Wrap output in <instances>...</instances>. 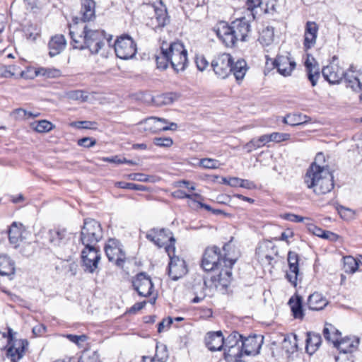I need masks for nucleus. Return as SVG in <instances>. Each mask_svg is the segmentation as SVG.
I'll list each match as a JSON object with an SVG mask.
<instances>
[{"instance_id": "72a5a7b5", "label": "nucleus", "mask_w": 362, "mask_h": 362, "mask_svg": "<svg viewBox=\"0 0 362 362\" xmlns=\"http://www.w3.org/2000/svg\"><path fill=\"white\" fill-rule=\"evenodd\" d=\"M322 74L324 78L330 84L340 83L344 81V76L342 74H339L334 71L332 66H325L322 70Z\"/></svg>"}, {"instance_id": "58836bf2", "label": "nucleus", "mask_w": 362, "mask_h": 362, "mask_svg": "<svg viewBox=\"0 0 362 362\" xmlns=\"http://www.w3.org/2000/svg\"><path fill=\"white\" fill-rule=\"evenodd\" d=\"M156 125L157 127L155 129V133L165 131H175L177 129V124L175 122H169L165 118L156 117Z\"/></svg>"}, {"instance_id": "cd10ccee", "label": "nucleus", "mask_w": 362, "mask_h": 362, "mask_svg": "<svg viewBox=\"0 0 362 362\" xmlns=\"http://www.w3.org/2000/svg\"><path fill=\"white\" fill-rule=\"evenodd\" d=\"M344 83L346 88H349L356 90L359 89L362 90V73H356L355 74L349 72H344Z\"/></svg>"}, {"instance_id": "864d4df0", "label": "nucleus", "mask_w": 362, "mask_h": 362, "mask_svg": "<svg viewBox=\"0 0 362 362\" xmlns=\"http://www.w3.org/2000/svg\"><path fill=\"white\" fill-rule=\"evenodd\" d=\"M270 142L274 141L276 143H279L281 141H287L290 139L291 135L287 133H279V132H273L269 134Z\"/></svg>"}, {"instance_id": "79ce46f5", "label": "nucleus", "mask_w": 362, "mask_h": 362, "mask_svg": "<svg viewBox=\"0 0 362 362\" xmlns=\"http://www.w3.org/2000/svg\"><path fill=\"white\" fill-rule=\"evenodd\" d=\"M289 270L286 274L287 280L294 286L297 285V279L299 274L298 263H288Z\"/></svg>"}, {"instance_id": "c85d7f7f", "label": "nucleus", "mask_w": 362, "mask_h": 362, "mask_svg": "<svg viewBox=\"0 0 362 362\" xmlns=\"http://www.w3.org/2000/svg\"><path fill=\"white\" fill-rule=\"evenodd\" d=\"M292 315L294 318L302 320L304 317L303 298L298 295L293 296L288 300Z\"/></svg>"}, {"instance_id": "c03bdc74", "label": "nucleus", "mask_w": 362, "mask_h": 362, "mask_svg": "<svg viewBox=\"0 0 362 362\" xmlns=\"http://www.w3.org/2000/svg\"><path fill=\"white\" fill-rule=\"evenodd\" d=\"M167 53L166 49L164 47V44L161 45L160 54V55L156 56V62L158 69L164 70L168 67L170 59Z\"/></svg>"}, {"instance_id": "0eeeda50", "label": "nucleus", "mask_w": 362, "mask_h": 362, "mask_svg": "<svg viewBox=\"0 0 362 362\" xmlns=\"http://www.w3.org/2000/svg\"><path fill=\"white\" fill-rule=\"evenodd\" d=\"M103 233L100 223L94 219H86L81 228L80 240L84 247H97L103 238Z\"/></svg>"}, {"instance_id": "13d9d810", "label": "nucleus", "mask_w": 362, "mask_h": 362, "mask_svg": "<svg viewBox=\"0 0 362 362\" xmlns=\"http://www.w3.org/2000/svg\"><path fill=\"white\" fill-rule=\"evenodd\" d=\"M83 92H66V97L69 100H78L79 102H84L87 100L88 96L83 95Z\"/></svg>"}, {"instance_id": "37998d69", "label": "nucleus", "mask_w": 362, "mask_h": 362, "mask_svg": "<svg viewBox=\"0 0 362 362\" xmlns=\"http://www.w3.org/2000/svg\"><path fill=\"white\" fill-rule=\"evenodd\" d=\"M358 260L351 256L344 257V271L347 274L355 273L358 268Z\"/></svg>"}, {"instance_id": "603ef678", "label": "nucleus", "mask_w": 362, "mask_h": 362, "mask_svg": "<svg viewBox=\"0 0 362 362\" xmlns=\"http://www.w3.org/2000/svg\"><path fill=\"white\" fill-rule=\"evenodd\" d=\"M153 144L159 147H170L173 141L170 137H156L153 139Z\"/></svg>"}, {"instance_id": "a19ab883", "label": "nucleus", "mask_w": 362, "mask_h": 362, "mask_svg": "<svg viewBox=\"0 0 362 362\" xmlns=\"http://www.w3.org/2000/svg\"><path fill=\"white\" fill-rule=\"evenodd\" d=\"M274 37V28L267 26L259 33L258 40L262 45L268 46L273 42Z\"/></svg>"}, {"instance_id": "6ab92c4d", "label": "nucleus", "mask_w": 362, "mask_h": 362, "mask_svg": "<svg viewBox=\"0 0 362 362\" xmlns=\"http://www.w3.org/2000/svg\"><path fill=\"white\" fill-rule=\"evenodd\" d=\"M228 264H222V267H219L220 272L218 275L211 277L212 281L217 283L216 284L221 286L223 288H227L232 280L231 269L233 265H228Z\"/></svg>"}, {"instance_id": "774afa93", "label": "nucleus", "mask_w": 362, "mask_h": 362, "mask_svg": "<svg viewBox=\"0 0 362 362\" xmlns=\"http://www.w3.org/2000/svg\"><path fill=\"white\" fill-rule=\"evenodd\" d=\"M261 4H262V0H247V1H246L247 8V10H249L252 12L253 18H255L253 11L256 8L260 6Z\"/></svg>"}, {"instance_id": "f704fd0d", "label": "nucleus", "mask_w": 362, "mask_h": 362, "mask_svg": "<svg viewBox=\"0 0 362 362\" xmlns=\"http://www.w3.org/2000/svg\"><path fill=\"white\" fill-rule=\"evenodd\" d=\"M14 270L13 262L6 255H0V275L11 276Z\"/></svg>"}, {"instance_id": "338daca9", "label": "nucleus", "mask_w": 362, "mask_h": 362, "mask_svg": "<svg viewBox=\"0 0 362 362\" xmlns=\"http://www.w3.org/2000/svg\"><path fill=\"white\" fill-rule=\"evenodd\" d=\"M156 182L157 178L153 175H147L143 173H137V182Z\"/></svg>"}, {"instance_id": "5fc2aeb1", "label": "nucleus", "mask_w": 362, "mask_h": 362, "mask_svg": "<svg viewBox=\"0 0 362 362\" xmlns=\"http://www.w3.org/2000/svg\"><path fill=\"white\" fill-rule=\"evenodd\" d=\"M337 211L341 218H342L344 220H351L354 216V211L344 206H340L339 207L337 208Z\"/></svg>"}, {"instance_id": "f3484780", "label": "nucleus", "mask_w": 362, "mask_h": 362, "mask_svg": "<svg viewBox=\"0 0 362 362\" xmlns=\"http://www.w3.org/2000/svg\"><path fill=\"white\" fill-rule=\"evenodd\" d=\"M168 272L172 280H178L187 273L185 260L180 257H171L168 264Z\"/></svg>"}, {"instance_id": "ea45409f", "label": "nucleus", "mask_w": 362, "mask_h": 362, "mask_svg": "<svg viewBox=\"0 0 362 362\" xmlns=\"http://www.w3.org/2000/svg\"><path fill=\"white\" fill-rule=\"evenodd\" d=\"M282 348L288 354H293L298 350L297 335L287 336L282 342Z\"/></svg>"}, {"instance_id": "4c0bfd02", "label": "nucleus", "mask_w": 362, "mask_h": 362, "mask_svg": "<svg viewBox=\"0 0 362 362\" xmlns=\"http://www.w3.org/2000/svg\"><path fill=\"white\" fill-rule=\"evenodd\" d=\"M305 65L308 71V78L312 86H315L320 76V68L317 65H313L308 59L305 61Z\"/></svg>"}, {"instance_id": "a878e982", "label": "nucleus", "mask_w": 362, "mask_h": 362, "mask_svg": "<svg viewBox=\"0 0 362 362\" xmlns=\"http://www.w3.org/2000/svg\"><path fill=\"white\" fill-rule=\"evenodd\" d=\"M156 95H150L152 103L156 106H163L172 104L176 99L177 95L174 92H156Z\"/></svg>"}, {"instance_id": "de8ad7c7", "label": "nucleus", "mask_w": 362, "mask_h": 362, "mask_svg": "<svg viewBox=\"0 0 362 362\" xmlns=\"http://www.w3.org/2000/svg\"><path fill=\"white\" fill-rule=\"evenodd\" d=\"M78 362H100L99 356L95 351L86 350L83 351Z\"/></svg>"}, {"instance_id": "9b49d317", "label": "nucleus", "mask_w": 362, "mask_h": 362, "mask_svg": "<svg viewBox=\"0 0 362 362\" xmlns=\"http://www.w3.org/2000/svg\"><path fill=\"white\" fill-rule=\"evenodd\" d=\"M114 47L117 57L122 59H132L136 54V45L133 39L127 35L118 37L115 42Z\"/></svg>"}, {"instance_id": "09e8293b", "label": "nucleus", "mask_w": 362, "mask_h": 362, "mask_svg": "<svg viewBox=\"0 0 362 362\" xmlns=\"http://www.w3.org/2000/svg\"><path fill=\"white\" fill-rule=\"evenodd\" d=\"M0 75L3 77H18V66L15 65L12 66H4L0 67Z\"/></svg>"}, {"instance_id": "7c9ffc66", "label": "nucleus", "mask_w": 362, "mask_h": 362, "mask_svg": "<svg viewBox=\"0 0 362 362\" xmlns=\"http://www.w3.org/2000/svg\"><path fill=\"white\" fill-rule=\"evenodd\" d=\"M305 341L306 352L308 354L312 355L317 351V349L320 346L322 342V338L320 334L310 332L307 333V338Z\"/></svg>"}, {"instance_id": "4468645a", "label": "nucleus", "mask_w": 362, "mask_h": 362, "mask_svg": "<svg viewBox=\"0 0 362 362\" xmlns=\"http://www.w3.org/2000/svg\"><path fill=\"white\" fill-rule=\"evenodd\" d=\"M81 259L84 270L93 273L98 268L100 259L99 249L97 247H84L81 252Z\"/></svg>"}, {"instance_id": "e433bc0d", "label": "nucleus", "mask_w": 362, "mask_h": 362, "mask_svg": "<svg viewBox=\"0 0 362 362\" xmlns=\"http://www.w3.org/2000/svg\"><path fill=\"white\" fill-rule=\"evenodd\" d=\"M270 142L269 134H264L258 138H254L245 144V148L248 153L259 148Z\"/></svg>"}, {"instance_id": "aec40b11", "label": "nucleus", "mask_w": 362, "mask_h": 362, "mask_svg": "<svg viewBox=\"0 0 362 362\" xmlns=\"http://www.w3.org/2000/svg\"><path fill=\"white\" fill-rule=\"evenodd\" d=\"M205 344L211 351H221L224 346V337L221 331L209 332L205 337Z\"/></svg>"}, {"instance_id": "2f4dec72", "label": "nucleus", "mask_w": 362, "mask_h": 362, "mask_svg": "<svg viewBox=\"0 0 362 362\" xmlns=\"http://www.w3.org/2000/svg\"><path fill=\"white\" fill-rule=\"evenodd\" d=\"M248 70L247 62L243 59H238L235 62L233 60L231 64V72L233 74L237 81H242Z\"/></svg>"}, {"instance_id": "412c9836", "label": "nucleus", "mask_w": 362, "mask_h": 362, "mask_svg": "<svg viewBox=\"0 0 362 362\" xmlns=\"http://www.w3.org/2000/svg\"><path fill=\"white\" fill-rule=\"evenodd\" d=\"M48 240L53 246L63 247L70 240V235H68L64 229L49 230L48 233Z\"/></svg>"}, {"instance_id": "0e129e2a", "label": "nucleus", "mask_w": 362, "mask_h": 362, "mask_svg": "<svg viewBox=\"0 0 362 362\" xmlns=\"http://www.w3.org/2000/svg\"><path fill=\"white\" fill-rule=\"evenodd\" d=\"M66 337L69 339L71 342L80 346L81 342H83L86 340L87 337L84 334L82 335H74V334H67Z\"/></svg>"}, {"instance_id": "20e7f679", "label": "nucleus", "mask_w": 362, "mask_h": 362, "mask_svg": "<svg viewBox=\"0 0 362 362\" xmlns=\"http://www.w3.org/2000/svg\"><path fill=\"white\" fill-rule=\"evenodd\" d=\"M141 12L145 13L149 21L146 25L156 30L163 28L170 22V17L168 14L166 6L162 0L156 4H143L140 6Z\"/></svg>"}, {"instance_id": "c9c22d12", "label": "nucleus", "mask_w": 362, "mask_h": 362, "mask_svg": "<svg viewBox=\"0 0 362 362\" xmlns=\"http://www.w3.org/2000/svg\"><path fill=\"white\" fill-rule=\"evenodd\" d=\"M156 117H150L137 122V131L141 132L155 133Z\"/></svg>"}, {"instance_id": "f8f14e48", "label": "nucleus", "mask_w": 362, "mask_h": 362, "mask_svg": "<svg viewBox=\"0 0 362 362\" xmlns=\"http://www.w3.org/2000/svg\"><path fill=\"white\" fill-rule=\"evenodd\" d=\"M243 335L238 332H233L224 339V358L227 361L233 358L240 357L241 340Z\"/></svg>"}, {"instance_id": "7ed1b4c3", "label": "nucleus", "mask_w": 362, "mask_h": 362, "mask_svg": "<svg viewBox=\"0 0 362 362\" xmlns=\"http://www.w3.org/2000/svg\"><path fill=\"white\" fill-rule=\"evenodd\" d=\"M304 182L316 194H325L334 187L332 174L328 168L317 165L316 162L312 163L308 169Z\"/></svg>"}, {"instance_id": "49530a36", "label": "nucleus", "mask_w": 362, "mask_h": 362, "mask_svg": "<svg viewBox=\"0 0 362 362\" xmlns=\"http://www.w3.org/2000/svg\"><path fill=\"white\" fill-rule=\"evenodd\" d=\"M71 127L77 129H98V124L94 121H77L72 122L69 124Z\"/></svg>"}, {"instance_id": "a211bd4d", "label": "nucleus", "mask_w": 362, "mask_h": 362, "mask_svg": "<svg viewBox=\"0 0 362 362\" xmlns=\"http://www.w3.org/2000/svg\"><path fill=\"white\" fill-rule=\"evenodd\" d=\"M296 62L289 57L278 55L274 62V66L278 72L284 76H289L296 67Z\"/></svg>"}, {"instance_id": "dca6fc26", "label": "nucleus", "mask_w": 362, "mask_h": 362, "mask_svg": "<svg viewBox=\"0 0 362 362\" xmlns=\"http://www.w3.org/2000/svg\"><path fill=\"white\" fill-rule=\"evenodd\" d=\"M146 238L158 247H163L168 241H174L173 233L165 228H152L146 233Z\"/></svg>"}, {"instance_id": "393cba45", "label": "nucleus", "mask_w": 362, "mask_h": 362, "mask_svg": "<svg viewBox=\"0 0 362 362\" xmlns=\"http://www.w3.org/2000/svg\"><path fill=\"white\" fill-rule=\"evenodd\" d=\"M81 20L85 23L95 18V2L94 0H81Z\"/></svg>"}, {"instance_id": "1a4fd4ad", "label": "nucleus", "mask_w": 362, "mask_h": 362, "mask_svg": "<svg viewBox=\"0 0 362 362\" xmlns=\"http://www.w3.org/2000/svg\"><path fill=\"white\" fill-rule=\"evenodd\" d=\"M169 57L172 67L177 72L183 71L187 66V51L180 42H173L168 47H165Z\"/></svg>"}, {"instance_id": "39448f33", "label": "nucleus", "mask_w": 362, "mask_h": 362, "mask_svg": "<svg viewBox=\"0 0 362 362\" xmlns=\"http://www.w3.org/2000/svg\"><path fill=\"white\" fill-rule=\"evenodd\" d=\"M323 335L326 340L333 343L334 346L343 354L352 353L356 350L359 344L358 338H341V332L329 323L325 325Z\"/></svg>"}, {"instance_id": "f03ea898", "label": "nucleus", "mask_w": 362, "mask_h": 362, "mask_svg": "<svg viewBox=\"0 0 362 362\" xmlns=\"http://www.w3.org/2000/svg\"><path fill=\"white\" fill-rule=\"evenodd\" d=\"M218 37L228 47H233L238 41L249 40L251 25L245 17L238 18L228 24L220 22L215 28Z\"/></svg>"}, {"instance_id": "bf43d9fd", "label": "nucleus", "mask_w": 362, "mask_h": 362, "mask_svg": "<svg viewBox=\"0 0 362 362\" xmlns=\"http://www.w3.org/2000/svg\"><path fill=\"white\" fill-rule=\"evenodd\" d=\"M78 145L85 148H90L95 145L96 140L91 137H83L78 140Z\"/></svg>"}, {"instance_id": "3c124183", "label": "nucleus", "mask_w": 362, "mask_h": 362, "mask_svg": "<svg viewBox=\"0 0 362 362\" xmlns=\"http://www.w3.org/2000/svg\"><path fill=\"white\" fill-rule=\"evenodd\" d=\"M173 197L182 199H192L194 197L195 198H202V196L197 193H193L192 194L186 193L185 191L181 189H177L172 193Z\"/></svg>"}, {"instance_id": "4be33fe9", "label": "nucleus", "mask_w": 362, "mask_h": 362, "mask_svg": "<svg viewBox=\"0 0 362 362\" xmlns=\"http://www.w3.org/2000/svg\"><path fill=\"white\" fill-rule=\"evenodd\" d=\"M153 284L149 276L144 273L137 274V293L139 296L146 297L152 293Z\"/></svg>"}, {"instance_id": "a18cd8bd", "label": "nucleus", "mask_w": 362, "mask_h": 362, "mask_svg": "<svg viewBox=\"0 0 362 362\" xmlns=\"http://www.w3.org/2000/svg\"><path fill=\"white\" fill-rule=\"evenodd\" d=\"M32 127L36 132L40 133L48 132L54 128V125L47 120L33 122Z\"/></svg>"}, {"instance_id": "bb28decb", "label": "nucleus", "mask_w": 362, "mask_h": 362, "mask_svg": "<svg viewBox=\"0 0 362 362\" xmlns=\"http://www.w3.org/2000/svg\"><path fill=\"white\" fill-rule=\"evenodd\" d=\"M66 45V40L63 35H57L51 38L49 42V54L54 57L62 52Z\"/></svg>"}, {"instance_id": "423d86ee", "label": "nucleus", "mask_w": 362, "mask_h": 362, "mask_svg": "<svg viewBox=\"0 0 362 362\" xmlns=\"http://www.w3.org/2000/svg\"><path fill=\"white\" fill-rule=\"evenodd\" d=\"M236 259L226 257V255H222L219 247L216 246L207 247L202 256L201 266L206 272L214 271L222 267V264L233 265Z\"/></svg>"}, {"instance_id": "5701e85b", "label": "nucleus", "mask_w": 362, "mask_h": 362, "mask_svg": "<svg viewBox=\"0 0 362 362\" xmlns=\"http://www.w3.org/2000/svg\"><path fill=\"white\" fill-rule=\"evenodd\" d=\"M317 31L318 26L315 22L308 21L306 23L303 43L304 47L306 50L310 49L315 45Z\"/></svg>"}, {"instance_id": "c756f323", "label": "nucleus", "mask_w": 362, "mask_h": 362, "mask_svg": "<svg viewBox=\"0 0 362 362\" xmlns=\"http://www.w3.org/2000/svg\"><path fill=\"white\" fill-rule=\"evenodd\" d=\"M23 226L22 223L13 222L8 230V239L11 244L16 247L18 243L22 240Z\"/></svg>"}, {"instance_id": "69168bd1", "label": "nucleus", "mask_w": 362, "mask_h": 362, "mask_svg": "<svg viewBox=\"0 0 362 362\" xmlns=\"http://www.w3.org/2000/svg\"><path fill=\"white\" fill-rule=\"evenodd\" d=\"M196 64L199 71H203L209 66V62L204 56L196 57Z\"/></svg>"}, {"instance_id": "ddd939ff", "label": "nucleus", "mask_w": 362, "mask_h": 362, "mask_svg": "<svg viewBox=\"0 0 362 362\" xmlns=\"http://www.w3.org/2000/svg\"><path fill=\"white\" fill-rule=\"evenodd\" d=\"M233 57L228 53H222L216 57L211 63L215 74L221 78H226L231 73Z\"/></svg>"}, {"instance_id": "680f3d73", "label": "nucleus", "mask_w": 362, "mask_h": 362, "mask_svg": "<svg viewBox=\"0 0 362 362\" xmlns=\"http://www.w3.org/2000/svg\"><path fill=\"white\" fill-rule=\"evenodd\" d=\"M25 37L28 40L34 42L39 36V32L37 28L33 27L28 28L25 31Z\"/></svg>"}, {"instance_id": "052dcab7", "label": "nucleus", "mask_w": 362, "mask_h": 362, "mask_svg": "<svg viewBox=\"0 0 362 362\" xmlns=\"http://www.w3.org/2000/svg\"><path fill=\"white\" fill-rule=\"evenodd\" d=\"M175 239L174 238V241H168V243L165 244L163 247H165V250L166 253L168 254L170 260H171V257H178L177 256L175 255Z\"/></svg>"}, {"instance_id": "6e6552de", "label": "nucleus", "mask_w": 362, "mask_h": 362, "mask_svg": "<svg viewBox=\"0 0 362 362\" xmlns=\"http://www.w3.org/2000/svg\"><path fill=\"white\" fill-rule=\"evenodd\" d=\"M104 249L109 261L115 262V264L118 267L126 268V269L128 270L129 269V264L132 263L136 264L134 258L129 259L125 257L120 243L116 239H109Z\"/></svg>"}, {"instance_id": "e2e57ef3", "label": "nucleus", "mask_w": 362, "mask_h": 362, "mask_svg": "<svg viewBox=\"0 0 362 362\" xmlns=\"http://www.w3.org/2000/svg\"><path fill=\"white\" fill-rule=\"evenodd\" d=\"M320 238H323L325 240H330L332 242H335L338 240L339 236L337 234L332 233L329 230H323Z\"/></svg>"}, {"instance_id": "f257e3e1", "label": "nucleus", "mask_w": 362, "mask_h": 362, "mask_svg": "<svg viewBox=\"0 0 362 362\" xmlns=\"http://www.w3.org/2000/svg\"><path fill=\"white\" fill-rule=\"evenodd\" d=\"M75 25L70 27L69 35L75 49H88L91 54H97L105 45V42H110L112 36L106 37L105 32L100 30H93L87 25L82 27L80 32L75 30Z\"/></svg>"}, {"instance_id": "9d476101", "label": "nucleus", "mask_w": 362, "mask_h": 362, "mask_svg": "<svg viewBox=\"0 0 362 362\" xmlns=\"http://www.w3.org/2000/svg\"><path fill=\"white\" fill-rule=\"evenodd\" d=\"M2 337L8 339L6 356L11 358V362H18L24 356L25 348L28 345L27 340L15 339L11 328H8L7 334L2 333Z\"/></svg>"}, {"instance_id": "4d7b16f0", "label": "nucleus", "mask_w": 362, "mask_h": 362, "mask_svg": "<svg viewBox=\"0 0 362 362\" xmlns=\"http://www.w3.org/2000/svg\"><path fill=\"white\" fill-rule=\"evenodd\" d=\"M12 115L16 119H25L27 117V116H28L29 117H36L39 115V114L34 115L30 112H27L26 110H25L22 108L16 109L12 112Z\"/></svg>"}, {"instance_id": "6e6d98bb", "label": "nucleus", "mask_w": 362, "mask_h": 362, "mask_svg": "<svg viewBox=\"0 0 362 362\" xmlns=\"http://www.w3.org/2000/svg\"><path fill=\"white\" fill-rule=\"evenodd\" d=\"M18 76L25 79H31L36 77L35 68L33 67H28L25 71H22L19 67H18Z\"/></svg>"}, {"instance_id": "b1692460", "label": "nucleus", "mask_w": 362, "mask_h": 362, "mask_svg": "<svg viewBox=\"0 0 362 362\" xmlns=\"http://www.w3.org/2000/svg\"><path fill=\"white\" fill-rule=\"evenodd\" d=\"M328 303L322 293L314 292L308 296L306 305L309 310L319 311L323 310Z\"/></svg>"}, {"instance_id": "473e14b6", "label": "nucleus", "mask_w": 362, "mask_h": 362, "mask_svg": "<svg viewBox=\"0 0 362 362\" xmlns=\"http://www.w3.org/2000/svg\"><path fill=\"white\" fill-rule=\"evenodd\" d=\"M310 121V117L300 113H293L286 115L282 122L290 126H298L305 124Z\"/></svg>"}, {"instance_id": "8fccbe9b", "label": "nucleus", "mask_w": 362, "mask_h": 362, "mask_svg": "<svg viewBox=\"0 0 362 362\" xmlns=\"http://www.w3.org/2000/svg\"><path fill=\"white\" fill-rule=\"evenodd\" d=\"M199 164L204 168L207 169H217L221 165L218 160L208 158L201 159Z\"/></svg>"}, {"instance_id": "2eb2a0df", "label": "nucleus", "mask_w": 362, "mask_h": 362, "mask_svg": "<svg viewBox=\"0 0 362 362\" xmlns=\"http://www.w3.org/2000/svg\"><path fill=\"white\" fill-rule=\"evenodd\" d=\"M263 336L252 335L247 337H243L241 340L240 356L243 354L250 355H257L259 354L260 349L263 344Z\"/></svg>"}]
</instances>
